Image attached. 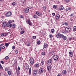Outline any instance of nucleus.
<instances>
[{"instance_id": "obj_1", "label": "nucleus", "mask_w": 76, "mask_h": 76, "mask_svg": "<svg viewBox=\"0 0 76 76\" xmlns=\"http://www.w3.org/2000/svg\"><path fill=\"white\" fill-rule=\"evenodd\" d=\"M64 36V35L62 34H60V33H58L57 34L56 36L57 38H63Z\"/></svg>"}, {"instance_id": "obj_2", "label": "nucleus", "mask_w": 76, "mask_h": 76, "mask_svg": "<svg viewBox=\"0 0 76 76\" xmlns=\"http://www.w3.org/2000/svg\"><path fill=\"white\" fill-rule=\"evenodd\" d=\"M66 31L67 32H69L71 30V28L70 27H64Z\"/></svg>"}, {"instance_id": "obj_3", "label": "nucleus", "mask_w": 76, "mask_h": 76, "mask_svg": "<svg viewBox=\"0 0 76 76\" xmlns=\"http://www.w3.org/2000/svg\"><path fill=\"white\" fill-rule=\"evenodd\" d=\"M43 73H44V69L42 68L40 69L38 71V73L40 75L42 74Z\"/></svg>"}, {"instance_id": "obj_4", "label": "nucleus", "mask_w": 76, "mask_h": 76, "mask_svg": "<svg viewBox=\"0 0 76 76\" xmlns=\"http://www.w3.org/2000/svg\"><path fill=\"white\" fill-rule=\"evenodd\" d=\"M52 63H53V60L51 59L48 60L46 62V64L48 65L52 64Z\"/></svg>"}, {"instance_id": "obj_5", "label": "nucleus", "mask_w": 76, "mask_h": 76, "mask_svg": "<svg viewBox=\"0 0 76 76\" xmlns=\"http://www.w3.org/2000/svg\"><path fill=\"white\" fill-rule=\"evenodd\" d=\"M47 68L48 71H50L52 68V64L48 65L47 66Z\"/></svg>"}, {"instance_id": "obj_6", "label": "nucleus", "mask_w": 76, "mask_h": 76, "mask_svg": "<svg viewBox=\"0 0 76 76\" xmlns=\"http://www.w3.org/2000/svg\"><path fill=\"white\" fill-rule=\"evenodd\" d=\"M12 15V12H11L9 11L5 15V16L6 17H9V16H10Z\"/></svg>"}, {"instance_id": "obj_7", "label": "nucleus", "mask_w": 76, "mask_h": 76, "mask_svg": "<svg viewBox=\"0 0 76 76\" xmlns=\"http://www.w3.org/2000/svg\"><path fill=\"white\" fill-rule=\"evenodd\" d=\"M53 58L54 60H58V57L57 55H55L53 56Z\"/></svg>"}, {"instance_id": "obj_8", "label": "nucleus", "mask_w": 76, "mask_h": 76, "mask_svg": "<svg viewBox=\"0 0 76 76\" xmlns=\"http://www.w3.org/2000/svg\"><path fill=\"white\" fill-rule=\"evenodd\" d=\"M25 68L26 70H28V69H29V65H28V64H26L25 65Z\"/></svg>"}, {"instance_id": "obj_9", "label": "nucleus", "mask_w": 76, "mask_h": 76, "mask_svg": "<svg viewBox=\"0 0 76 76\" xmlns=\"http://www.w3.org/2000/svg\"><path fill=\"white\" fill-rule=\"evenodd\" d=\"M30 62L31 63V64L32 65L34 64V61L33 58H31L30 59Z\"/></svg>"}, {"instance_id": "obj_10", "label": "nucleus", "mask_w": 76, "mask_h": 76, "mask_svg": "<svg viewBox=\"0 0 76 76\" xmlns=\"http://www.w3.org/2000/svg\"><path fill=\"white\" fill-rule=\"evenodd\" d=\"M26 13H28L29 11V8L27 7L24 10Z\"/></svg>"}, {"instance_id": "obj_11", "label": "nucleus", "mask_w": 76, "mask_h": 76, "mask_svg": "<svg viewBox=\"0 0 76 76\" xmlns=\"http://www.w3.org/2000/svg\"><path fill=\"white\" fill-rule=\"evenodd\" d=\"M69 54L70 57H73V53L71 52V51H69Z\"/></svg>"}, {"instance_id": "obj_12", "label": "nucleus", "mask_w": 76, "mask_h": 76, "mask_svg": "<svg viewBox=\"0 0 76 76\" xmlns=\"http://www.w3.org/2000/svg\"><path fill=\"white\" fill-rule=\"evenodd\" d=\"M56 20H58V19H59V18H60V15H59V14L56 15Z\"/></svg>"}, {"instance_id": "obj_13", "label": "nucleus", "mask_w": 76, "mask_h": 76, "mask_svg": "<svg viewBox=\"0 0 76 76\" xmlns=\"http://www.w3.org/2000/svg\"><path fill=\"white\" fill-rule=\"evenodd\" d=\"M7 73L9 76H11L12 73V71H8L7 72Z\"/></svg>"}, {"instance_id": "obj_14", "label": "nucleus", "mask_w": 76, "mask_h": 76, "mask_svg": "<svg viewBox=\"0 0 76 76\" xmlns=\"http://www.w3.org/2000/svg\"><path fill=\"white\" fill-rule=\"evenodd\" d=\"M36 14L38 16H40V15H42V13H41V12H37Z\"/></svg>"}, {"instance_id": "obj_15", "label": "nucleus", "mask_w": 76, "mask_h": 76, "mask_svg": "<svg viewBox=\"0 0 76 76\" xmlns=\"http://www.w3.org/2000/svg\"><path fill=\"white\" fill-rule=\"evenodd\" d=\"M12 23V21H9L8 23H7V27H9V26H10V23Z\"/></svg>"}, {"instance_id": "obj_16", "label": "nucleus", "mask_w": 76, "mask_h": 76, "mask_svg": "<svg viewBox=\"0 0 76 76\" xmlns=\"http://www.w3.org/2000/svg\"><path fill=\"white\" fill-rule=\"evenodd\" d=\"M6 26H7L6 23H4L2 25V27L4 28L6 27Z\"/></svg>"}, {"instance_id": "obj_17", "label": "nucleus", "mask_w": 76, "mask_h": 76, "mask_svg": "<svg viewBox=\"0 0 76 76\" xmlns=\"http://www.w3.org/2000/svg\"><path fill=\"white\" fill-rule=\"evenodd\" d=\"M48 47V44L47 43H45L44 45V48H46Z\"/></svg>"}, {"instance_id": "obj_18", "label": "nucleus", "mask_w": 76, "mask_h": 76, "mask_svg": "<svg viewBox=\"0 0 76 76\" xmlns=\"http://www.w3.org/2000/svg\"><path fill=\"white\" fill-rule=\"evenodd\" d=\"M38 72V70L36 69L34 70V75H37V73Z\"/></svg>"}, {"instance_id": "obj_19", "label": "nucleus", "mask_w": 76, "mask_h": 76, "mask_svg": "<svg viewBox=\"0 0 76 76\" xmlns=\"http://www.w3.org/2000/svg\"><path fill=\"white\" fill-rule=\"evenodd\" d=\"M7 35V33H1V37H4V36H6Z\"/></svg>"}, {"instance_id": "obj_20", "label": "nucleus", "mask_w": 76, "mask_h": 76, "mask_svg": "<svg viewBox=\"0 0 76 76\" xmlns=\"http://www.w3.org/2000/svg\"><path fill=\"white\" fill-rule=\"evenodd\" d=\"M10 44V43H5L4 45L5 46H6V48H7V47H9V45Z\"/></svg>"}, {"instance_id": "obj_21", "label": "nucleus", "mask_w": 76, "mask_h": 76, "mask_svg": "<svg viewBox=\"0 0 76 76\" xmlns=\"http://www.w3.org/2000/svg\"><path fill=\"white\" fill-rule=\"evenodd\" d=\"M41 66H42V67L44 65V61L43 60H42L40 64Z\"/></svg>"}, {"instance_id": "obj_22", "label": "nucleus", "mask_w": 76, "mask_h": 76, "mask_svg": "<svg viewBox=\"0 0 76 76\" xmlns=\"http://www.w3.org/2000/svg\"><path fill=\"white\" fill-rule=\"evenodd\" d=\"M34 66L35 67L38 68V67H39V64H36L34 65Z\"/></svg>"}, {"instance_id": "obj_23", "label": "nucleus", "mask_w": 76, "mask_h": 76, "mask_svg": "<svg viewBox=\"0 0 76 76\" xmlns=\"http://www.w3.org/2000/svg\"><path fill=\"white\" fill-rule=\"evenodd\" d=\"M62 73L64 75H66V73H67V71L65 70H63L62 71Z\"/></svg>"}, {"instance_id": "obj_24", "label": "nucleus", "mask_w": 76, "mask_h": 76, "mask_svg": "<svg viewBox=\"0 0 76 76\" xmlns=\"http://www.w3.org/2000/svg\"><path fill=\"white\" fill-rule=\"evenodd\" d=\"M26 45L27 46H29L31 45V42H27L26 43Z\"/></svg>"}, {"instance_id": "obj_25", "label": "nucleus", "mask_w": 76, "mask_h": 76, "mask_svg": "<svg viewBox=\"0 0 76 76\" xmlns=\"http://www.w3.org/2000/svg\"><path fill=\"white\" fill-rule=\"evenodd\" d=\"M28 23L29 25H32V23L29 20H28Z\"/></svg>"}, {"instance_id": "obj_26", "label": "nucleus", "mask_w": 76, "mask_h": 76, "mask_svg": "<svg viewBox=\"0 0 76 76\" xmlns=\"http://www.w3.org/2000/svg\"><path fill=\"white\" fill-rule=\"evenodd\" d=\"M67 70L68 72H71V68L69 67H68L67 69Z\"/></svg>"}, {"instance_id": "obj_27", "label": "nucleus", "mask_w": 76, "mask_h": 76, "mask_svg": "<svg viewBox=\"0 0 76 76\" xmlns=\"http://www.w3.org/2000/svg\"><path fill=\"white\" fill-rule=\"evenodd\" d=\"M76 31V26H75L74 27L73 31L74 32H75Z\"/></svg>"}, {"instance_id": "obj_28", "label": "nucleus", "mask_w": 76, "mask_h": 76, "mask_svg": "<svg viewBox=\"0 0 76 76\" xmlns=\"http://www.w3.org/2000/svg\"><path fill=\"white\" fill-rule=\"evenodd\" d=\"M0 47H1V48L2 49H4L5 48V47L3 46H2V45H1L0 46Z\"/></svg>"}, {"instance_id": "obj_29", "label": "nucleus", "mask_w": 76, "mask_h": 76, "mask_svg": "<svg viewBox=\"0 0 76 76\" xmlns=\"http://www.w3.org/2000/svg\"><path fill=\"white\" fill-rule=\"evenodd\" d=\"M63 9H64V7H63L61 6L60 7L59 9L60 10H63Z\"/></svg>"}, {"instance_id": "obj_30", "label": "nucleus", "mask_w": 76, "mask_h": 76, "mask_svg": "<svg viewBox=\"0 0 76 76\" xmlns=\"http://www.w3.org/2000/svg\"><path fill=\"white\" fill-rule=\"evenodd\" d=\"M63 38V39L64 40H66V39H67V37L66 36H64Z\"/></svg>"}, {"instance_id": "obj_31", "label": "nucleus", "mask_w": 76, "mask_h": 76, "mask_svg": "<svg viewBox=\"0 0 76 76\" xmlns=\"http://www.w3.org/2000/svg\"><path fill=\"white\" fill-rule=\"evenodd\" d=\"M16 2H13L12 4V6H16Z\"/></svg>"}, {"instance_id": "obj_32", "label": "nucleus", "mask_w": 76, "mask_h": 76, "mask_svg": "<svg viewBox=\"0 0 76 76\" xmlns=\"http://www.w3.org/2000/svg\"><path fill=\"white\" fill-rule=\"evenodd\" d=\"M5 70L7 72L8 70H9V69L8 68H6L5 69Z\"/></svg>"}, {"instance_id": "obj_33", "label": "nucleus", "mask_w": 76, "mask_h": 76, "mask_svg": "<svg viewBox=\"0 0 76 76\" xmlns=\"http://www.w3.org/2000/svg\"><path fill=\"white\" fill-rule=\"evenodd\" d=\"M31 69L29 68V74L31 75Z\"/></svg>"}, {"instance_id": "obj_34", "label": "nucleus", "mask_w": 76, "mask_h": 76, "mask_svg": "<svg viewBox=\"0 0 76 76\" xmlns=\"http://www.w3.org/2000/svg\"><path fill=\"white\" fill-rule=\"evenodd\" d=\"M51 32H52V33H54V29H51Z\"/></svg>"}, {"instance_id": "obj_35", "label": "nucleus", "mask_w": 76, "mask_h": 76, "mask_svg": "<svg viewBox=\"0 0 76 76\" xmlns=\"http://www.w3.org/2000/svg\"><path fill=\"white\" fill-rule=\"evenodd\" d=\"M15 53H16V54H18V51L17 50H15Z\"/></svg>"}, {"instance_id": "obj_36", "label": "nucleus", "mask_w": 76, "mask_h": 76, "mask_svg": "<svg viewBox=\"0 0 76 76\" xmlns=\"http://www.w3.org/2000/svg\"><path fill=\"white\" fill-rule=\"evenodd\" d=\"M52 55H54V54H55V51H54V50L52 51Z\"/></svg>"}, {"instance_id": "obj_37", "label": "nucleus", "mask_w": 76, "mask_h": 76, "mask_svg": "<svg viewBox=\"0 0 76 76\" xmlns=\"http://www.w3.org/2000/svg\"><path fill=\"white\" fill-rule=\"evenodd\" d=\"M53 7L54 9H56L57 6L55 5H54L53 6Z\"/></svg>"}, {"instance_id": "obj_38", "label": "nucleus", "mask_w": 76, "mask_h": 76, "mask_svg": "<svg viewBox=\"0 0 76 76\" xmlns=\"http://www.w3.org/2000/svg\"><path fill=\"white\" fill-rule=\"evenodd\" d=\"M5 60H8V59H9V56H7L5 58Z\"/></svg>"}, {"instance_id": "obj_39", "label": "nucleus", "mask_w": 76, "mask_h": 76, "mask_svg": "<svg viewBox=\"0 0 76 76\" xmlns=\"http://www.w3.org/2000/svg\"><path fill=\"white\" fill-rule=\"evenodd\" d=\"M49 36L50 38H53V35L52 34H50Z\"/></svg>"}, {"instance_id": "obj_40", "label": "nucleus", "mask_w": 76, "mask_h": 76, "mask_svg": "<svg viewBox=\"0 0 76 76\" xmlns=\"http://www.w3.org/2000/svg\"><path fill=\"white\" fill-rule=\"evenodd\" d=\"M37 37L35 36H33V38L34 39H36V38Z\"/></svg>"}, {"instance_id": "obj_41", "label": "nucleus", "mask_w": 76, "mask_h": 76, "mask_svg": "<svg viewBox=\"0 0 76 76\" xmlns=\"http://www.w3.org/2000/svg\"><path fill=\"white\" fill-rule=\"evenodd\" d=\"M16 72H17V73H18H18H19V70L16 69Z\"/></svg>"}, {"instance_id": "obj_42", "label": "nucleus", "mask_w": 76, "mask_h": 76, "mask_svg": "<svg viewBox=\"0 0 76 76\" xmlns=\"http://www.w3.org/2000/svg\"><path fill=\"white\" fill-rule=\"evenodd\" d=\"M24 33H25V31H24L20 32V34H24Z\"/></svg>"}, {"instance_id": "obj_43", "label": "nucleus", "mask_w": 76, "mask_h": 76, "mask_svg": "<svg viewBox=\"0 0 76 76\" xmlns=\"http://www.w3.org/2000/svg\"><path fill=\"white\" fill-rule=\"evenodd\" d=\"M66 3H68L69 1V0H65L64 1Z\"/></svg>"}, {"instance_id": "obj_44", "label": "nucleus", "mask_w": 76, "mask_h": 76, "mask_svg": "<svg viewBox=\"0 0 76 76\" xmlns=\"http://www.w3.org/2000/svg\"><path fill=\"white\" fill-rule=\"evenodd\" d=\"M16 26V25L15 24H13L12 25V27H13L14 28H15V26Z\"/></svg>"}, {"instance_id": "obj_45", "label": "nucleus", "mask_w": 76, "mask_h": 76, "mask_svg": "<svg viewBox=\"0 0 76 76\" xmlns=\"http://www.w3.org/2000/svg\"><path fill=\"white\" fill-rule=\"evenodd\" d=\"M65 25H66V26H67L68 25V23L67 22H66L64 23Z\"/></svg>"}, {"instance_id": "obj_46", "label": "nucleus", "mask_w": 76, "mask_h": 76, "mask_svg": "<svg viewBox=\"0 0 76 76\" xmlns=\"http://www.w3.org/2000/svg\"><path fill=\"white\" fill-rule=\"evenodd\" d=\"M45 53L44 52H42V56H44V55H45Z\"/></svg>"}, {"instance_id": "obj_47", "label": "nucleus", "mask_w": 76, "mask_h": 76, "mask_svg": "<svg viewBox=\"0 0 76 76\" xmlns=\"http://www.w3.org/2000/svg\"><path fill=\"white\" fill-rule=\"evenodd\" d=\"M0 69H3V67L1 66V65L0 64Z\"/></svg>"}, {"instance_id": "obj_48", "label": "nucleus", "mask_w": 76, "mask_h": 76, "mask_svg": "<svg viewBox=\"0 0 76 76\" xmlns=\"http://www.w3.org/2000/svg\"><path fill=\"white\" fill-rule=\"evenodd\" d=\"M34 18H37V15H34Z\"/></svg>"}, {"instance_id": "obj_49", "label": "nucleus", "mask_w": 76, "mask_h": 76, "mask_svg": "<svg viewBox=\"0 0 76 76\" xmlns=\"http://www.w3.org/2000/svg\"><path fill=\"white\" fill-rule=\"evenodd\" d=\"M20 18H23V16L22 15H20Z\"/></svg>"}, {"instance_id": "obj_50", "label": "nucleus", "mask_w": 76, "mask_h": 76, "mask_svg": "<svg viewBox=\"0 0 76 76\" xmlns=\"http://www.w3.org/2000/svg\"><path fill=\"white\" fill-rule=\"evenodd\" d=\"M12 48L13 49V50H14L15 48V46H12Z\"/></svg>"}, {"instance_id": "obj_51", "label": "nucleus", "mask_w": 76, "mask_h": 76, "mask_svg": "<svg viewBox=\"0 0 76 76\" xmlns=\"http://www.w3.org/2000/svg\"><path fill=\"white\" fill-rule=\"evenodd\" d=\"M43 9L44 10H45L46 9V7H43Z\"/></svg>"}, {"instance_id": "obj_52", "label": "nucleus", "mask_w": 76, "mask_h": 76, "mask_svg": "<svg viewBox=\"0 0 76 76\" xmlns=\"http://www.w3.org/2000/svg\"><path fill=\"white\" fill-rule=\"evenodd\" d=\"M40 43H41V42H40L39 41H38L37 42V43L38 44H40Z\"/></svg>"}, {"instance_id": "obj_53", "label": "nucleus", "mask_w": 76, "mask_h": 76, "mask_svg": "<svg viewBox=\"0 0 76 76\" xmlns=\"http://www.w3.org/2000/svg\"><path fill=\"white\" fill-rule=\"evenodd\" d=\"M18 70H20V67L19 66H18Z\"/></svg>"}, {"instance_id": "obj_54", "label": "nucleus", "mask_w": 76, "mask_h": 76, "mask_svg": "<svg viewBox=\"0 0 76 76\" xmlns=\"http://www.w3.org/2000/svg\"><path fill=\"white\" fill-rule=\"evenodd\" d=\"M1 63H2V64H4V61H1Z\"/></svg>"}, {"instance_id": "obj_55", "label": "nucleus", "mask_w": 76, "mask_h": 76, "mask_svg": "<svg viewBox=\"0 0 76 76\" xmlns=\"http://www.w3.org/2000/svg\"><path fill=\"white\" fill-rule=\"evenodd\" d=\"M74 15L73 14H72L71 15H70V16H73Z\"/></svg>"}, {"instance_id": "obj_56", "label": "nucleus", "mask_w": 76, "mask_h": 76, "mask_svg": "<svg viewBox=\"0 0 76 76\" xmlns=\"http://www.w3.org/2000/svg\"><path fill=\"white\" fill-rule=\"evenodd\" d=\"M52 15H53V16H55V13H52Z\"/></svg>"}, {"instance_id": "obj_57", "label": "nucleus", "mask_w": 76, "mask_h": 76, "mask_svg": "<svg viewBox=\"0 0 76 76\" xmlns=\"http://www.w3.org/2000/svg\"><path fill=\"white\" fill-rule=\"evenodd\" d=\"M4 76H8V75H7V74H4Z\"/></svg>"}, {"instance_id": "obj_58", "label": "nucleus", "mask_w": 76, "mask_h": 76, "mask_svg": "<svg viewBox=\"0 0 76 76\" xmlns=\"http://www.w3.org/2000/svg\"><path fill=\"white\" fill-rule=\"evenodd\" d=\"M12 24H10V25L9 26L11 28H12Z\"/></svg>"}, {"instance_id": "obj_59", "label": "nucleus", "mask_w": 76, "mask_h": 76, "mask_svg": "<svg viewBox=\"0 0 76 76\" xmlns=\"http://www.w3.org/2000/svg\"><path fill=\"white\" fill-rule=\"evenodd\" d=\"M68 9L69 10H70L71 9V8L70 7L68 8Z\"/></svg>"}, {"instance_id": "obj_60", "label": "nucleus", "mask_w": 76, "mask_h": 76, "mask_svg": "<svg viewBox=\"0 0 76 76\" xmlns=\"http://www.w3.org/2000/svg\"><path fill=\"white\" fill-rule=\"evenodd\" d=\"M65 10H66V11H68V10H69L68 8H66V9Z\"/></svg>"}, {"instance_id": "obj_61", "label": "nucleus", "mask_w": 76, "mask_h": 76, "mask_svg": "<svg viewBox=\"0 0 76 76\" xmlns=\"http://www.w3.org/2000/svg\"><path fill=\"white\" fill-rule=\"evenodd\" d=\"M21 1H26V0H21Z\"/></svg>"}, {"instance_id": "obj_62", "label": "nucleus", "mask_w": 76, "mask_h": 76, "mask_svg": "<svg viewBox=\"0 0 76 76\" xmlns=\"http://www.w3.org/2000/svg\"><path fill=\"white\" fill-rule=\"evenodd\" d=\"M57 76H61V75L58 74V75H57Z\"/></svg>"}, {"instance_id": "obj_63", "label": "nucleus", "mask_w": 76, "mask_h": 76, "mask_svg": "<svg viewBox=\"0 0 76 76\" xmlns=\"http://www.w3.org/2000/svg\"><path fill=\"white\" fill-rule=\"evenodd\" d=\"M69 40H71V39H72V38H69Z\"/></svg>"}, {"instance_id": "obj_64", "label": "nucleus", "mask_w": 76, "mask_h": 76, "mask_svg": "<svg viewBox=\"0 0 76 76\" xmlns=\"http://www.w3.org/2000/svg\"><path fill=\"white\" fill-rule=\"evenodd\" d=\"M1 47H0V51H1Z\"/></svg>"}]
</instances>
